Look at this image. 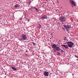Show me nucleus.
Here are the masks:
<instances>
[{
	"mask_svg": "<svg viewBox=\"0 0 78 78\" xmlns=\"http://www.w3.org/2000/svg\"><path fill=\"white\" fill-rule=\"evenodd\" d=\"M51 47L53 48H54V50L55 52H56V50L57 51H59L60 50V47L59 46L57 47L56 45L55 44H52Z\"/></svg>",
	"mask_w": 78,
	"mask_h": 78,
	"instance_id": "obj_1",
	"label": "nucleus"
},
{
	"mask_svg": "<svg viewBox=\"0 0 78 78\" xmlns=\"http://www.w3.org/2000/svg\"><path fill=\"white\" fill-rule=\"evenodd\" d=\"M59 19L61 22H65L66 21V18L64 16H61L59 17Z\"/></svg>",
	"mask_w": 78,
	"mask_h": 78,
	"instance_id": "obj_2",
	"label": "nucleus"
},
{
	"mask_svg": "<svg viewBox=\"0 0 78 78\" xmlns=\"http://www.w3.org/2000/svg\"><path fill=\"white\" fill-rule=\"evenodd\" d=\"M67 43V45L70 48H72L73 47V45H74L73 43L72 42V41H69L66 43Z\"/></svg>",
	"mask_w": 78,
	"mask_h": 78,
	"instance_id": "obj_3",
	"label": "nucleus"
},
{
	"mask_svg": "<svg viewBox=\"0 0 78 78\" xmlns=\"http://www.w3.org/2000/svg\"><path fill=\"white\" fill-rule=\"evenodd\" d=\"M63 26L64 27V28H66V30L67 31H69V29L70 28V26L69 25H67V26L64 25H63Z\"/></svg>",
	"mask_w": 78,
	"mask_h": 78,
	"instance_id": "obj_4",
	"label": "nucleus"
},
{
	"mask_svg": "<svg viewBox=\"0 0 78 78\" xmlns=\"http://www.w3.org/2000/svg\"><path fill=\"white\" fill-rule=\"evenodd\" d=\"M69 2L70 4H71L72 5H73V6H76V4L75 3L74 1L72 0H69Z\"/></svg>",
	"mask_w": 78,
	"mask_h": 78,
	"instance_id": "obj_5",
	"label": "nucleus"
},
{
	"mask_svg": "<svg viewBox=\"0 0 78 78\" xmlns=\"http://www.w3.org/2000/svg\"><path fill=\"white\" fill-rule=\"evenodd\" d=\"M21 37H22L23 40H26L27 39V37L25 34H22Z\"/></svg>",
	"mask_w": 78,
	"mask_h": 78,
	"instance_id": "obj_6",
	"label": "nucleus"
},
{
	"mask_svg": "<svg viewBox=\"0 0 78 78\" xmlns=\"http://www.w3.org/2000/svg\"><path fill=\"white\" fill-rule=\"evenodd\" d=\"M43 74L45 76H48L49 75V73L48 72L44 71Z\"/></svg>",
	"mask_w": 78,
	"mask_h": 78,
	"instance_id": "obj_7",
	"label": "nucleus"
},
{
	"mask_svg": "<svg viewBox=\"0 0 78 78\" xmlns=\"http://www.w3.org/2000/svg\"><path fill=\"white\" fill-rule=\"evenodd\" d=\"M62 47H64L66 49H67L69 48V46H68V45L64 44H62Z\"/></svg>",
	"mask_w": 78,
	"mask_h": 78,
	"instance_id": "obj_8",
	"label": "nucleus"
},
{
	"mask_svg": "<svg viewBox=\"0 0 78 78\" xmlns=\"http://www.w3.org/2000/svg\"><path fill=\"white\" fill-rule=\"evenodd\" d=\"M47 15H44L42 16L41 18V19H47Z\"/></svg>",
	"mask_w": 78,
	"mask_h": 78,
	"instance_id": "obj_9",
	"label": "nucleus"
},
{
	"mask_svg": "<svg viewBox=\"0 0 78 78\" xmlns=\"http://www.w3.org/2000/svg\"><path fill=\"white\" fill-rule=\"evenodd\" d=\"M19 6H20V5L17 4H16L14 5V8H17V7H19Z\"/></svg>",
	"mask_w": 78,
	"mask_h": 78,
	"instance_id": "obj_10",
	"label": "nucleus"
},
{
	"mask_svg": "<svg viewBox=\"0 0 78 78\" xmlns=\"http://www.w3.org/2000/svg\"><path fill=\"white\" fill-rule=\"evenodd\" d=\"M57 26L58 27V28H57V30H59V28H61V25L59 24H57Z\"/></svg>",
	"mask_w": 78,
	"mask_h": 78,
	"instance_id": "obj_11",
	"label": "nucleus"
},
{
	"mask_svg": "<svg viewBox=\"0 0 78 78\" xmlns=\"http://www.w3.org/2000/svg\"><path fill=\"white\" fill-rule=\"evenodd\" d=\"M37 28H42V26L40 24H38L37 26Z\"/></svg>",
	"mask_w": 78,
	"mask_h": 78,
	"instance_id": "obj_12",
	"label": "nucleus"
},
{
	"mask_svg": "<svg viewBox=\"0 0 78 78\" xmlns=\"http://www.w3.org/2000/svg\"><path fill=\"white\" fill-rule=\"evenodd\" d=\"M11 68H12V69L14 70H17L16 68H14V67H11Z\"/></svg>",
	"mask_w": 78,
	"mask_h": 78,
	"instance_id": "obj_13",
	"label": "nucleus"
},
{
	"mask_svg": "<svg viewBox=\"0 0 78 78\" xmlns=\"http://www.w3.org/2000/svg\"><path fill=\"white\" fill-rule=\"evenodd\" d=\"M60 50H61V52H62V53H63L64 52H65V51L62 50V48H60Z\"/></svg>",
	"mask_w": 78,
	"mask_h": 78,
	"instance_id": "obj_14",
	"label": "nucleus"
},
{
	"mask_svg": "<svg viewBox=\"0 0 78 78\" xmlns=\"http://www.w3.org/2000/svg\"><path fill=\"white\" fill-rule=\"evenodd\" d=\"M36 11H37V12H39V10L38 9H37V8H36L35 9Z\"/></svg>",
	"mask_w": 78,
	"mask_h": 78,
	"instance_id": "obj_15",
	"label": "nucleus"
},
{
	"mask_svg": "<svg viewBox=\"0 0 78 78\" xmlns=\"http://www.w3.org/2000/svg\"><path fill=\"white\" fill-rule=\"evenodd\" d=\"M57 55H60V53H59V52H57Z\"/></svg>",
	"mask_w": 78,
	"mask_h": 78,
	"instance_id": "obj_16",
	"label": "nucleus"
},
{
	"mask_svg": "<svg viewBox=\"0 0 78 78\" xmlns=\"http://www.w3.org/2000/svg\"><path fill=\"white\" fill-rule=\"evenodd\" d=\"M28 2H29L28 3H29V4H30V3H31V1L29 0L28 1Z\"/></svg>",
	"mask_w": 78,
	"mask_h": 78,
	"instance_id": "obj_17",
	"label": "nucleus"
},
{
	"mask_svg": "<svg viewBox=\"0 0 78 78\" xmlns=\"http://www.w3.org/2000/svg\"><path fill=\"white\" fill-rule=\"evenodd\" d=\"M24 55H25V56H28V55H29V54L27 53L25 54Z\"/></svg>",
	"mask_w": 78,
	"mask_h": 78,
	"instance_id": "obj_18",
	"label": "nucleus"
},
{
	"mask_svg": "<svg viewBox=\"0 0 78 78\" xmlns=\"http://www.w3.org/2000/svg\"><path fill=\"white\" fill-rule=\"evenodd\" d=\"M32 43L34 44V45H36V44H36V43H35L34 42H33Z\"/></svg>",
	"mask_w": 78,
	"mask_h": 78,
	"instance_id": "obj_19",
	"label": "nucleus"
},
{
	"mask_svg": "<svg viewBox=\"0 0 78 78\" xmlns=\"http://www.w3.org/2000/svg\"><path fill=\"white\" fill-rule=\"evenodd\" d=\"M75 56L76 58H78V56H76V55H75Z\"/></svg>",
	"mask_w": 78,
	"mask_h": 78,
	"instance_id": "obj_20",
	"label": "nucleus"
},
{
	"mask_svg": "<svg viewBox=\"0 0 78 78\" xmlns=\"http://www.w3.org/2000/svg\"><path fill=\"white\" fill-rule=\"evenodd\" d=\"M30 9H33V6H32L31 7Z\"/></svg>",
	"mask_w": 78,
	"mask_h": 78,
	"instance_id": "obj_21",
	"label": "nucleus"
},
{
	"mask_svg": "<svg viewBox=\"0 0 78 78\" xmlns=\"http://www.w3.org/2000/svg\"><path fill=\"white\" fill-rule=\"evenodd\" d=\"M36 8V7H33V9H35Z\"/></svg>",
	"mask_w": 78,
	"mask_h": 78,
	"instance_id": "obj_22",
	"label": "nucleus"
},
{
	"mask_svg": "<svg viewBox=\"0 0 78 78\" xmlns=\"http://www.w3.org/2000/svg\"><path fill=\"white\" fill-rule=\"evenodd\" d=\"M62 29H63V30H65V28H64V27H62Z\"/></svg>",
	"mask_w": 78,
	"mask_h": 78,
	"instance_id": "obj_23",
	"label": "nucleus"
},
{
	"mask_svg": "<svg viewBox=\"0 0 78 78\" xmlns=\"http://www.w3.org/2000/svg\"><path fill=\"white\" fill-rule=\"evenodd\" d=\"M23 40V39H22V38H21V39H20V41H21V40Z\"/></svg>",
	"mask_w": 78,
	"mask_h": 78,
	"instance_id": "obj_24",
	"label": "nucleus"
},
{
	"mask_svg": "<svg viewBox=\"0 0 78 78\" xmlns=\"http://www.w3.org/2000/svg\"><path fill=\"white\" fill-rule=\"evenodd\" d=\"M26 52H28V51H27V50H26Z\"/></svg>",
	"mask_w": 78,
	"mask_h": 78,
	"instance_id": "obj_25",
	"label": "nucleus"
},
{
	"mask_svg": "<svg viewBox=\"0 0 78 78\" xmlns=\"http://www.w3.org/2000/svg\"><path fill=\"white\" fill-rule=\"evenodd\" d=\"M59 42H61V40H59Z\"/></svg>",
	"mask_w": 78,
	"mask_h": 78,
	"instance_id": "obj_26",
	"label": "nucleus"
},
{
	"mask_svg": "<svg viewBox=\"0 0 78 78\" xmlns=\"http://www.w3.org/2000/svg\"><path fill=\"white\" fill-rule=\"evenodd\" d=\"M44 1H47L48 0H44Z\"/></svg>",
	"mask_w": 78,
	"mask_h": 78,
	"instance_id": "obj_27",
	"label": "nucleus"
},
{
	"mask_svg": "<svg viewBox=\"0 0 78 78\" xmlns=\"http://www.w3.org/2000/svg\"><path fill=\"white\" fill-rule=\"evenodd\" d=\"M50 39H51V38H50Z\"/></svg>",
	"mask_w": 78,
	"mask_h": 78,
	"instance_id": "obj_28",
	"label": "nucleus"
},
{
	"mask_svg": "<svg viewBox=\"0 0 78 78\" xmlns=\"http://www.w3.org/2000/svg\"><path fill=\"white\" fill-rule=\"evenodd\" d=\"M57 3H59V2H57Z\"/></svg>",
	"mask_w": 78,
	"mask_h": 78,
	"instance_id": "obj_29",
	"label": "nucleus"
},
{
	"mask_svg": "<svg viewBox=\"0 0 78 78\" xmlns=\"http://www.w3.org/2000/svg\"><path fill=\"white\" fill-rule=\"evenodd\" d=\"M77 60H78V58L77 59Z\"/></svg>",
	"mask_w": 78,
	"mask_h": 78,
	"instance_id": "obj_30",
	"label": "nucleus"
},
{
	"mask_svg": "<svg viewBox=\"0 0 78 78\" xmlns=\"http://www.w3.org/2000/svg\"><path fill=\"white\" fill-rule=\"evenodd\" d=\"M61 8H62V7H61Z\"/></svg>",
	"mask_w": 78,
	"mask_h": 78,
	"instance_id": "obj_31",
	"label": "nucleus"
}]
</instances>
